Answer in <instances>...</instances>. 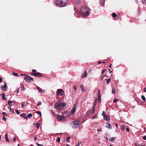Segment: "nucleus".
Instances as JSON below:
<instances>
[{
    "label": "nucleus",
    "mask_w": 146,
    "mask_h": 146,
    "mask_svg": "<svg viewBox=\"0 0 146 146\" xmlns=\"http://www.w3.org/2000/svg\"><path fill=\"white\" fill-rule=\"evenodd\" d=\"M66 103L65 102H62L60 101H59L54 104V107L57 109L62 110L66 106Z\"/></svg>",
    "instance_id": "1"
},
{
    "label": "nucleus",
    "mask_w": 146,
    "mask_h": 146,
    "mask_svg": "<svg viewBox=\"0 0 146 146\" xmlns=\"http://www.w3.org/2000/svg\"><path fill=\"white\" fill-rule=\"evenodd\" d=\"M68 1V0H57L56 1V3L59 7H63L66 5Z\"/></svg>",
    "instance_id": "2"
},
{
    "label": "nucleus",
    "mask_w": 146,
    "mask_h": 146,
    "mask_svg": "<svg viewBox=\"0 0 146 146\" xmlns=\"http://www.w3.org/2000/svg\"><path fill=\"white\" fill-rule=\"evenodd\" d=\"M81 10L84 15L87 16L89 15L90 10L88 8L82 7L81 8Z\"/></svg>",
    "instance_id": "3"
},
{
    "label": "nucleus",
    "mask_w": 146,
    "mask_h": 146,
    "mask_svg": "<svg viewBox=\"0 0 146 146\" xmlns=\"http://www.w3.org/2000/svg\"><path fill=\"white\" fill-rule=\"evenodd\" d=\"M81 124L80 121H73L71 123L72 127L74 129L78 127Z\"/></svg>",
    "instance_id": "4"
},
{
    "label": "nucleus",
    "mask_w": 146,
    "mask_h": 146,
    "mask_svg": "<svg viewBox=\"0 0 146 146\" xmlns=\"http://www.w3.org/2000/svg\"><path fill=\"white\" fill-rule=\"evenodd\" d=\"M56 95L58 96H62L65 94V92L64 90L62 89H59L57 90Z\"/></svg>",
    "instance_id": "5"
},
{
    "label": "nucleus",
    "mask_w": 146,
    "mask_h": 146,
    "mask_svg": "<svg viewBox=\"0 0 146 146\" xmlns=\"http://www.w3.org/2000/svg\"><path fill=\"white\" fill-rule=\"evenodd\" d=\"M57 118L58 120L63 122L66 121V119L64 117L60 115H58L57 116Z\"/></svg>",
    "instance_id": "6"
},
{
    "label": "nucleus",
    "mask_w": 146,
    "mask_h": 146,
    "mask_svg": "<svg viewBox=\"0 0 146 146\" xmlns=\"http://www.w3.org/2000/svg\"><path fill=\"white\" fill-rule=\"evenodd\" d=\"M77 108V104H75L74 106L72 109L70 111V115H74L76 111Z\"/></svg>",
    "instance_id": "7"
},
{
    "label": "nucleus",
    "mask_w": 146,
    "mask_h": 146,
    "mask_svg": "<svg viewBox=\"0 0 146 146\" xmlns=\"http://www.w3.org/2000/svg\"><path fill=\"white\" fill-rule=\"evenodd\" d=\"M102 115L103 116L104 119L107 121H109L110 120V117L108 115H106L104 111L102 112Z\"/></svg>",
    "instance_id": "8"
},
{
    "label": "nucleus",
    "mask_w": 146,
    "mask_h": 146,
    "mask_svg": "<svg viewBox=\"0 0 146 146\" xmlns=\"http://www.w3.org/2000/svg\"><path fill=\"white\" fill-rule=\"evenodd\" d=\"M24 79L26 81L28 82H31V80L32 81L33 80V78H31L28 76H26L24 78Z\"/></svg>",
    "instance_id": "9"
},
{
    "label": "nucleus",
    "mask_w": 146,
    "mask_h": 146,
    "mask_svg": "<svg viewBox=\"0 0 146 146\" xmlns=\"http://www.w3.org/2000/svg\"><path fill=\"white\" fill-rule=\"evenodd\" d=\"M1 88L3 91H6L7 90V84L6 82L5 83L4 85H1Z\"/></svg>",
    "instance_id": "10"
},
{
    "label": "nucleus",
    "mask_w": 146,
    "mask_h": 146,
    "mask_svg": "<svg viewBox=\"0 0 146 146\" xmlns=\"http://www.w3.org/2000/svg\"><path fill=\"white\" fill-rule=\"evenodd\" d=\"M98 100L99 102H101V95L100 91L99 90H98Z\"/></svg>",
    "instance_id": "11"
},
{
    "label": "nucleus",
    "mask_w": 146,
    "mask_h": 146,
    "mask_svg": "<svg viewBox=\"0 0 146 146\" xmlns=\"http://www.w3.org/2000/svg\"><path fill=\"white\" fill-rule=\"evenodd\" d=\"M31 74L32 75L34 76H41V74L39 73L32 72Z\"/></svg>",
    "instance_id": "12"
},
{
    "label": "nucleus",
    "mask_w": 146,
    "mask_h": 146,
    "mask_svg": "<svg viewBox=\"0 0 146 146\" xmlns=\"http://www.w3.org/2000/svg\"><path fill=\"white\" fill-rule=\"evenodd\" d=\"M80 88L82 92H85L86 91V90L85 89V88L83 85H81L80 86Z\"/></svg>",
    "instance_id": "13"
},
{
    "label": "nucleus",
    "mask_w": 146,
    "mask_h": 146,
    "mask_svg": "<svg viewBox=\"0 0 146 146\" xmlns=\"http://www.w3.org/2000/svg\"><path fill=\"white\" fill-rule=\"evenodd\" d=\"M20 116L25 119H27V117L26 114L25 113H23L21 114L20 115Z\"/></svg>",
    "instance_id": "14"
},
{
    "label": "nucleus",
    "mask_w": 146,
    "mask_h": 146,
    "mask_svg": "<svg viewBox=\"0 0 146 146\" xmlns=\"http://www.w3.org/2000/svg\"><path fill=\"white\" fill-rule=\"evenodd\" d=\"M87 76V74L86 71L84 72L81 76L82 78H84L86 77Z\"/></svg>",
    "instance_id": "15"
},
{
    "label": "nucleus",
    "mask_w": 146,
    "mask_h": 146,
    "mask_svg": "<svg viewBox=\"0 0 146 146\" xmlns=\"http://www.w3.org/2000/svg\"><path fill=\"white\" fill-rule=\"evenodd\" d=\"M107 126L106 127L109 129H111V127L110 124L109 123H106Z\"/></svg>",
    "instance_id": "16"
},
{
    "label": "nucleus",
    "mask_w": 146,
    "mask_h": 146,
    "mask_svg": "<svg viewBox=\"0 0 146 146\" xmlns=\"http://www.w3.org/2000/svg\"><path fill=\"white\" fill-rule=\"evenodd\" d=\"M37 89L41 93H42L43 92V91L42 90V89L38 87H37Z\"/></svg>",
    "instance_id": "17"
},
{
    "label": "nucleus",
    "mask_w": 146,
    "mask_h": 146,
    "mask_svg": "<svg viewBox=\"0 0 146 146\" xmlns=\"http://www.w3.org/2000/svg\"><path fill=\"white\" fill-rule=\"evenodd\" d=\"M5 93H3L2 94V98L3 100H6L7 99V98H5Z\"/></svg>",
    "instance_id": "18"
},
{
    "label": "nucleus",
    "mask_w": 146,
    "mask_h": 146,
    "mask_svg": "<svg viewBox=\"0 0 146 146\" xmlns=\"http://www.w3.org/2000/svg\"><path fill=\"white\" fill-rule=\"evenodd\" d=\"M109 140L113 142L115 140V138L114 137H113L110 138Z\"/></svg>",
    "instance_id": "19"
},
{
    "label": "nucleus",
    "mask_w": 146,
    "mask_h": 146,
    "mask_svg": "<svg viewBox=\"0 0 146 146\" xmlns=\"http://www.w3.org/2000/svg\"><path fill=\"white\" fill-rule=\"evenodd\" d=\"M7 136L8 134L7 133L5 134V139L6 141H7V142H9V140L8 139Z\"/></svg>",
    "instance_id": "20"
},
{
    "label": "nucleus",
    "mask_w": 146,
    "mask_h": 146,
    "mask_svg": "<svg viewBox=\"0 0 146 146\" xmlns=\"http://www.w3.org/2000/svg\"><path fill=\"white\" fill-rule=\"evenodd\" d=\"M100 5H103L104 4V1L103 0H101L100 1Z\"/></svg>",
    "instance_id": "21"
},
{
    "label": "nucleus",
    "mask_w": 146,
    "mask_h": 146,
    "mask_svg": "<svg viewBox=\"0 0 146 146\" xmlns=\"http://www.w3.org/2000/svg\"><path fill=\"white\" fill-rule=\"evenodd\" d=\"M60 137H58L57 138L56 141L58 143H60Z\"/></svg>",
    "instance_id": "22"
},
{
    "label": "nucleus",
    "mask_w": 146,
    "mask_h": 146,
    "mask_svg": "<svg viewBox=\"0 0 146 146\" xmlns=\"http://www.w3.org/2000/svg\"><path fill=\"white\" fill-rule=\"evenodd\" d=\"M106 81L107 83L108 84H109V82H110L111 80V79H106Z\"/></svg>",
    "instance_id": "23"
},
{
    "label": "nucleus",
    "mask_w": 146,
    "mask_h": 146,
    "mask_svg": "<svg viewBox=\"0 0 146 146\" xmlns=\"http://www.w3.org/2000/svg\"><path fill=\"white\" fill-rule=\"evenodd\" d=\"M142 99L144 101H145L146 100L144 96L143 95H142L141 97Z\"/></svg>",
    "instance_id": "24"
},
{
    "label": "nucleus",
    "mask_w": 146,
    "mask_h": 146,
    "mask_svg": "<svg viewBox=\"0 0 146 146\" xmlns=\"http://www.w3.org/2000/svg\"><path fill=\"white\" fill-rule=\"evenodd\" d=\"M70 137H66V141L68 142V141H69L70 140Z\"/></svg>",
    "instance_id": "25"
},
{
    "label": "nucleus",
    "mask_w": 146,
    "mask_h": 146,
    "mask_svg": "<svg viewBox=\"0 0 146 146\" xmlns=\"http://www.w3.org/2000/svg\"><path fill=\"white\" fill-rule=\"evenodd\" d=\"M33 116V115L31 113H29L28 114V116H27V118H30L32 117Z\"/></svg>",
    "instance_id": "26"
},
{
    "label": "nucleus",
    "mask_w": 146,
    "mask_h": 146,
    "mask_svg": "<svg viewBox=\"0 0 146 146\" xmlns=\"http://www.w3.org/2000/svg\"><path fill=\"white\" fill-rule=\"evenodd\" d=\"M112 93L113 94H115V91L114 90V88H113L112 89Z\"/></svg>",
    "instance_id": "27"
},
{
    "label": "nucleus",
    "mask_w": 146,
    "mask_h": 146,
    "mask_svg": "<svg viewBox=\"0 0 146 146\" xmlns=\"http://www.w3.org/2000/svg\"><path fill=\"white\" fill-rule=\"evenodd\" d=\"M41 104V101H39L37 104V105L38 106H39Z\"/></svg>",
    "instance_id": "28"
},
{
    "label": "nucleus",
    "mask_w": 146,
    "mask_h": 146,
    "mask_svg": "<svg viewBox=\"0 0 146 146\" xmlns=\"http://www.w3.org/2000/svg\"><path fill=\"white\" fill-rule=\"evenodd\" d=\"M13 74L14 76H17L19 75L17 73L15 72L13 73Z\"/></svg>",
    "instance_id": "29"
},
{
    "label": "nucleus",
    "mask_w": 146,
    "mask_h": 146,
    "mask_svg": "<svg viewBox=\"0 0 146 146\" xmlns=\"http://www.w3.org/2000/svg\"><path fill=\"white\" fill-rule=\"evenodd\" d=\"M81 142H79L75 146H79L81 143Z\"/></svg>",
    "instance_id": "30"
},
{
    "label": "nucleus",
    "mask_w": 146,
    "mask_h": 146,
    "mask_svg": "<svg viewBox=\"0 0 146 146\" xmlns=\"http://www.w3.org/2000/svg\"><path fill=\"white\" fill-rule=\"evenodd\" d=\"M36 127L38 128H39L40 127V123H38L36 124Z\"/></svg>",
    "instance_id": "31"
},
{
    "label": "nucleus",
    "mask_w": 146,
    "mask_h": 146,
    "mask_svg": "<svg viewBox=\"0 0 146 146\" xmlns=\"http://www.w3.org/2000/svg\"><path fill=\"white\" fill-rule=\"evenodd\" d=\"M95 107H96L93 106V108L92 110V112L93 113H94L95 111Z\"/></svg>",
    "instance_id": "32"
},
{
    "label": "nucleus",
    "mask_w": 146,
    "mask_h": 146,
    "mask_svg": "<svg viewBox=\"0 0 146 146\" xmlns=\"http://www.w3.org/2000/svg\"><path fill=\"white\" fill-rule=\"evenodd\" d=\"M22 90L23 91H24L25 90L26 88H24V86L23 85L22 86Z\"/></svg>",
    "instance_id": "33"
},
{
    "label": "nucleus",
    "mask_w": 146,
    "mask_h": 146,
    "mask_svg": "<svg viewBox=\"0 0 146 146\" xmlns=\"http://www.w3.org/2000/svg\"><path fill=\"white\" fill-rule=\"evenodd\" d=\"M97 99H96L95 100V103H94V107H96V104H97Z\"/></svg>",
    "instance_id": "34"
},
{
    "label": "nucleus",
    "mask_w": 146,
    "mask_h": 146,
    "mask_svg": "<svg viewBox=\"0 0 146 146\" xmlns=\"http://www.w3.org/2000/svg\"><path fill=\"white\" fill-rule=\"evenodd\" d=\"M125 127L124 125H122V127H121V129L123 131H124L125 130Z\"/></svg>",
    "instance_id": "35"
},
{
    "label": "nucleus",
    "mask_w": 146,
    "mask_h": 146,
    "mask_svg": "<svg viewBox=\"0 0 146 146\" xmlns=\"http://www.w3.org/2000/svg\"><path fill=\"white\" fill-rule=\"evenodd\" d=\"M118 100L117 99H114V100H113V102L114 103H115L116 102H117L118 101Z\"/></svg>",
    "instance_id": "36"
},
{
    "label": "nucleus",
    "mask_w": 146,
    "mask_h": 146,
    "mask_svg": "<svg viewBox=\"0 0 146 146\" xmlns=\"http://www.w3.org/2000/svg\"><path fill=\"white\" fill-rule=\"evenodd\" d=\"M112 17H116V15L115 14V13H113L112 14Z\"/></svg>",
    "instance_id": "37"
},
{
    "label": "nucleus",
    "mask_w": 146,
    "mask_h": 146,
    "mask_svg": "<svg viewBox=\"0 0 146 146\" xmlns=\"http://www.w3.org/2000/svg\"><path fill=\"white\" fill-rule=\"evenodd\" d=\"M135 146H139V144L137 142L135 143Z\"/></svg>",
    "instance_id": "38"
},
{
    "label": "nucleus",
    "mask_w": 146,
    "mask_h": 146,
    "mask_svg": "<svg viewBox=\"0 0 146 146\" xmlns=\"http://www.w3.org/2000/svg\"><path fill=\"white\" fill-rule=\"evenodd\" d=\"M36 113L37 114H40V116H41V113L40 111H37L36 112Z\"/></svg>",
    "instance_id": "39"
},
{
    "label": "nucleus",
    "mask_w": 146,
    "mask_h": 146,
    "mask_svg": "<svg viewBox=\"0 0 146 146\" xmlns=\"http://www.w3.org/2000/svg\"><path fill=\"white\" fill-rule=\"evenodd\" d=\"M16 113H17V114H18V115L20 113V112L18 110H16Z\"/></svg>",
    "instance_id": "40"
},
{
    "label": "nucleus",
    "mask_w": 146,
    "mask_h": 146,
    "mask_svg": "<svg viewBox=\"0 0 146 146\" xmlns=\"http://www.w3.org/2000/svg\"><path fill=\"white\" fill-rule=\"evenodd\" d=\"M9 110L12 113H14V111L12 110L11 108H10Z\"/></svg>",
    "instance_id": "41"
},
{
    "label": "nucleus",
    "mask_w": 146,
    "mask_h": 146,
    "mask_svg": "<svg viewBox=\"0 0 146 146\" xmlns=\"http://www.w3.org/2000/svg\"><path fill=\"white\" fill-rule=\"evenodd\" d=\"M106 71V70L105 69H103L102 72V74H103Z\"/></svg>",
    "instance_id": "42"
},
{
    "label": "nucleus",
    "mask_w": 146,
    "mask_h": 146,
    "mask_svg": "<svg viewBox=\"0 0 146 146\" xmlns=\"http://www.w3.org/2000/svg\"><path fill=\"white\" fill-rule=\"evenodd\" d=\"M19 88H17L15 92L17 93H18L19 92Z\"/></svg>",
    "instance_id": "43"
},
{
    "label": "nucleus",
    "mask_w": 146,
    "mask_h": 146,
    "mask_svg": "<svg viewBox=\"0 0 146 146\" xmlns=\"http://www.w3.org/2000/svg\"><path fill=\"white\" fill-rule=\"evenodd\" d=\"M13 102L11 101H8V103L9 104H11Z\"/></svg>",
    "instance_id": "44"
},
{
    "label": "nucleus",
    "mask_w": 146,
    "mask_h": 146,
    "mask_svg": "<svg viewBox=\"0 0 146 146\" xmlns=\"http://www.w3.org/2000/svg\"><path fill=\"white\" fill-rule=\"evenodd\" d=\"M3 119L4 121H5L7 119H6V118L4 116H3Z\"/></svg>",
    "instance_id": "45"
},
{
    "label": "nucleus",
    "mask_w": 146,
    "mask_h": 146,
    "mask_svg": "<svg viewBox=\"0 0 146 146\" xmlns=\"http://www.w3.org/2000/svg\"><path fill=\"white\" fill-rule=\"evenodd\" d=\"M36 145H37L38 146H44L43 145L39 144L38 143H37Z\"/></svg>",
    "instance_id": "46"
},
{
    "label": "nucleus",
    "mask_w": 146,
    "mask_h": 146,
    "mask_svg": "<svg viewBox=\"0 0 146 146\" xmlns=\"http://www.w3.org/2000/svg\"><path fill=\"white\" fill-rule=\"evenodd\" d=\"M74 92H75L77 90L76 88V86H74Z\"/></svg>",
    "instance_id": "47"
},
{
    "label": "nucleus",
    "mask_w": 146,
    "mask_h": 146,
    "mask_svg": "<svg viewBox=\"0 0 146 146\" xmlns=\"http://www.w3.org/2000/svg\"><path fill=\"white\" fill-rule=\"evenodd\" d=\"M77 3H78L80 0H74Z\"/></svg>",
    "instance_id": "48"
},
{
    "label": "nucleus",
    "mask_w": 146,
    "mask_h": 146,
    "mask_svg": "<svg viewBox=\"0 0 146 146\" xmlns=\"http://www.w3.org/2000/svg\"><path fill=\"white\" fill-rule=\"evenodd\" d=\"M143 139L144 140H146V136H145L143 137Z\"/></svg>",
    "instance_id": "49"
},
{
    "label": "nucleus",
    "mask_w": 146,
    "mask_h": 146,
    "mask_svg": "<svg viewBox=\"0 0 146 146\" xmlns=\"http://www.w3.org/2000/svg\"><path fill=\"white\" fill-rule=\"evenodd\" d=\"M13 141L14 142H15L16 141V137H15L13 139Z\"/></svg>",
    "instance_id": "50"
},
{
    "label": "nucleus",
    "mask_w": 146,
    "mask_h": 146,
    "mask_svg": "<svg viewBox=\"0 0 146 146\" xmlns=\"http://www.w3.org/2000/svg\"><path fill=\"white\" fill-rule=\"evenodd\" d=\"M126 130L128 132H129V128L128 127H127L126 129Z\"/></svg>",
    "instance_id": "51"
},
{
    "label": "nucleus",
    "mask_w": 146,
    "mask_h": 146,
    "mask_svg": "<svg viewBox=\"0 0 146 146\" xmlns=\"http://www.w3.org/2000/svg\"><path fill=\"white\" fill-rule=\"evenodd\" d=\"M115 125H116V127L117 128H118V124L117 123H115Z\"/></svg>",
    "instance_id": "52"
},
{
    "label": "nucleus",
    "mask_w": 146,
    "mask_h": 146,
    "mask_svg": "<svg viewBox=\"0 0 146 146\" xmlns=\"http://www.w3.org/2000/svg\"><path fill=\"white\" fill-rule=\"evenodd\" d=\"M104 138L106 139V141H107L108 140V138L107 137H104Z\"/></svg>",
    "instance_id": "53"
},
{
    "label": "nucleus",
    "mask_w": 146,
    "mask_h": 146,
    "mask_svg": "<svg viewBox=\"0 0 146 146\" xmlns=\"http://www.w3.org/2000/svg\"><path fill=\"white\" fill-rule=\"evenodd\" d=\"M34 140H35L36 141V140H37L38 139L36 137H35Z\"/></svg>",
    "instance_id": "54"
},
{
    "label": "nucleus",
    "mask_w": 146,
    "mask_h": 146,
    "mask_svg": "<svg viewBox=\"0 0 146 146\" xmlns=\"http://www.w3.org/2000/svg\"><path fill=\"white\" fill-rule=\"evenodd\" d=\"M6 114H7L5 112H3L2 113V114L3 115H4Z\"/></svg>",
    "instance_id": "55"
},
{
    "label": "nucleus",
    "mask_w": 146,
    "mask_h": 146,
    "mask_svg": "<svg viewBox=\"0 0 146 146\" xmlns=\"http://www.w3.org/2000/svg\"><path fill=\"white\" fill-rule=\"evenodd\" d=\"M2 82V78H0V82Z\"/></svg>",
    "instance_id": "56"
},
{
    "label": "nucleus",
    "mask_w": 146,
    "mask_h": 146,
    "mask_svg": "<svg viewBox=\"0 0 146 146\" xmlns=\"http://www.w3.org/2000/svg\"><path fill=\"white\" fill-rule=\"evenodd\" d=\"M21 106L23 108H24V105L23 104H22L21 105Z\"/></svg>",
    "instance_id": "57"
},
{
    "label": "nucleus",
    "mask_w": 146,
    "mask_h": 146,
    "mask_svg": "<svg viewBox=\"0 0 146 146\" xmlns=\"http://www.w3.org/2000/svg\"><path fill=\"white\" fill-rule=\"evenodd\" d=\"M144 91L146 92V87L144 89Z\"/></svg>",
    "instance_id": "58"
},
{
    "label": "nucleus",
    "mask_w": 146,
    "mask_h": 146,
    "mask_svg": "<svg viewBox=\"0 0 146 146\" xmlns=\"http://www.w3.org/2000/svg\"><path fill=\"white\" fill-rule=\"evenodd\" d=\"M21 75L22 76H27L25 74H21Z\"/></svg>",
    "instance_id": "59"
},
{
    "label": "nucleus",
    "mask_w": 146,
    "mask_h": 146,
    "mask_svg": "<svg viewBox=\"0 0 146 146\" xmlns=\"http://www.w3.org/2000/svg\"><path fill=\"white\" fill-rule=\"evenodd\" d=\"M104 77H103V76L101 78V80H102L103 78H104Z\"/></svg>",
    "instance_id": "60"
},
{
    "label": "nucleus",
    "mask_w": 146,
    "mask_h": 146,
    "mask_svg": "<svg viewBox=\"0 0 146 146\" xmlns=\"http://www.w3.org/2000/svg\"><path fill=\"white\" fill-rule=\"evenodd\" d=\"M97 131H101V129H97Z\"/></svg>",
    "instance_id": "61"
},
{
    "label": "nucleus",
    "mask_w": 146,
    "mask_h": 146,
    "mask_svg": "<svg viewBox=\"0 0 146 146\" xmlns=\"http://www.w3.org/2000/svg\"><path fill=\"white\" fill-rule=\"evenodd\" d=\"M108 70L110 71V73H111L112 72L111 71V70L110 69H109Z\"/></svg>",
    "instance_id": "62"
},
{
    "label": "nucleus",
    "mask_w": 146,
    "mask_h": 146,
    "mask_svg": "<svg viewBox=\"0 0 146 146\" xmlns=\"http://www.w3.org/2000/svg\"><path fill=\"white\" fill-rule=\"evenodd\" d=\"M36 71V70L34 69L33 70V72H35Z\"/></svg>",
    "instance_id": "63"
},
{
    "label": "nucleus",
    "mask_w": 146,
    "mask_h": 146,
    "mask_svg": "<svg viewBox=\"0 0 146 146\" xmlns=\"http://www.w3.org/2000/svg\"><path fill=\"white\" fill-rule=\"evenodd\" d=\"M111 65H111V64L110 65V66H109V68H111Z\"/></svg>",
    "instance_id": "64"
}]
</instances>
